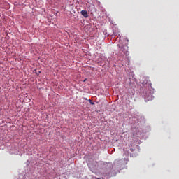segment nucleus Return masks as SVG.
I'll return each instance as SVG.
<instances>
[{
    "label": "nucleus",
    "instance_id": "2",
    "mask_svg": "<svg viewBox=\"0 0 179 179\" xmlns=\"http://www.w3.org/2000/svg\"><path fill=\"white\" fill-rule=\"evenodd\" d=\"M89 101L90 102V103H91L92 105H94V103L92 102V101H91L90 99L89 100Z\"/></svg>",
    "mask_w": 179,
    "mask_h": 179
},
{
    "label": "nucleus",
    "instance_id": "3",
    "mask_svg": "<svg viewBox=\"0 0 179 179\" xmlns=\"http://www.w3.org/2000/svg\"><path fill=\"white\" fill-rule=\"evenodd\" d=\"M149 100H150V99H146L145 98V101H149Z\"/></svg>",
    "mask_w": 179,
    "mask_h": 179
},
{
    "label": "nucleus",
    "instance_id": "4",
    "mask_svg": "<svg viewBox=\"0 0 179 179\" xmlns=\"http://www.w3.org/2000/svg\"><path fill=\"white\" fill-rule=\"evenodd\" d=\"M98 179H99V178H98Z\"/></svg>",
    "mask_w": 179,
    "mask_h": 179
},
{
    "label": "nucleus",
    "instance_id": "1",
    "mask_svg": "<svg viewBox=\"0 0 179 179\" xmlns=\"http://www.w3.org/2000/svg\"><path fill=\"white\" fill-rule=\"evenodd\" d=\"M80 13L85 18H87L89 17L88 13L85 10H83L82 11H80Z\"/></svg>",
    "mask_w": 179,
    "mask_h": 179
}]
</instances>
